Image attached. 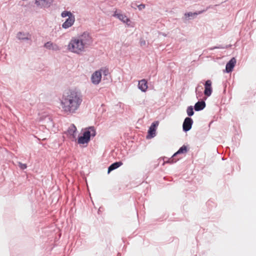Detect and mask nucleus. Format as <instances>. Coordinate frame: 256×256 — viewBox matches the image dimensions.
<instances>
[{
	"label": "nucleus",
	"instance_id": "473e14b6",
	"mask_svg": "<svg viewBox=\"0 0 256 256\" xmlns=\"http://www.w3.org/2000/svg\"><path fill=\"white\" fill-rule=\"evenodd\" d=\"M136 4H132V7L134 8H135L136 9V8H137L136 6Z\"/></svg>",
	"mask_w": 256,
	"mask_h": 256
},
{
	"label": "nucleus",
	"instance_id": "cd10ccee",
	"mask_svg": "<svg viewBox=\"0 0 256 256\" xmlns=\"http://www.w3.org/2000/svg\"><path fill=\"white\" fill-rule=\"evenodd\" d=\"M18 166L22 170H24L27 168V165L26 164H22V162H18Z\"/></svg>",
	"mask_w": 256,
	"mask_h": 256
},
{
	"label": "nucleus",
	"instance_id": "0eeeda50",
	"mask_svg": "<svg viewBox=\"0 0 256 256\" xmlns=\"http://www.w3.org/2000/svg\"><path fill=\"white\" fill-rule=\"evenodd\" d=\"M236 60L234 57L231 58V59L226 62V68L224 70V72L226 73H230L232 72L236 64Z\"/></svg>",
	"mask_w": 256,
	"mask_h": 256
},
{
	"label": "nucleus",
	"instance_id": "72a5a7b5",
	"mask_svg": "<svg viewBox=\"0 0 256 256\" xmlns=\"http://www.w3.org/2000/svg\"><path fill=\"white\" fill-rule=\"evenodd\" d=\"M145 44V41H144V42H141V44Z\"/></svg>",
	"mask_w": 256,
	"mask_h": 256
},
{
	"label": "nucleus",
	"instance_id": "7c9ffc66",
	"mask_svg": "<svg viewBox=\"0 0 256 256\" xmlns=\"http://www.w3.org/2000/svg\"><path fill=\"white\" fill-rule=\"evenodd\" d=\"M203 90V87L202 86H200V84H198L196 88V90L195 91H202V90Z\"/></svg>",
	"mask_w": 256,
	"mask_h": 256
},
{
	"label": "nucleus",
	"instance_id": "9d476101",
	"mask_svg": "<svg viewBox=\"0 0 256 256\" xmlns=\"http://www.w3.org/2000/svg\"><path fill=\"white\" fill-rule=\"evenodd\" d=\"M35 4L41 8H48L52 4L54 0H34Z\"/></svg>",
	"mask_w": 256,
	"mask_h": 256
},
{
	"label": "nucleus",
	"instance_id": "dca6fc26",
	"mask_svg": "<svg viewBox=\"0 0 256 256\" xmlns=\"http://www.w3.org/2000/svg\"><path fill=\"white\" fill-rule=\"evenodd\" d=\"M178 154H180V153L178 152V151L176 152L170 158H168L166 157H164V163H168L170 164H173L175 162H176L178 159H176L175 157L178 156Z\"/></svg>",
	"mask_w": 256,
	"mask_h": 256
},
{
	"label": "nucleus",
	"instance_id": "4468645a",
	"mask_svg": "<svg viewBox=\"0 0 256 256\" xmlns=\"http://www.w3.org/2000/svg\"><path fill=\"white\" fill-rule=\"evenodd\" d=\"M90 140L87 138L84 134H79L77 138V142L79 144H86V146Z\"/></svg>",
	"mask_w": 256,
	"mask_h": 256
},
{
	"label": "nucleus",
	"instance_id": "9b49d317",
	"mask_svg": "<svg viewBox=\"0 0 256 256\" xmlns=\"http://www.w3.org/2000/svg\"><path fill=\"white\" fill-rule=\"evenodd\" d=\"M75 22L74 16H69L68 18L65 22L62 24V26L64 29H67L71 27Z\"/></svg>",
	"mask_w": 256,
	"mask_h": 256
},
{
	"label": "nucleus",
	"instance_id": "412c9836",
	"mask_svg": "<svg viewBox=\"0 0 256 256\" xmlns=\"http://www.w3.org/2000/svg\"><path fill=\"white\" fill-rule=\"evenodd\" d=\"M188 150L189 148L188 147V146L184 144L179 148L178 151V152L180 153V154H185L188 151Z\"/></svg>",
	"mask_w": 256,
	"mask_h": 256
},
{
	"label": "nucleus",
	"instance_id": "bb28decb",
	"mask_svg": "<svg viewBox=\"0 0 256 256\" xmlns=\"http://www.w3.org/2000/svg\"><path fill=\"white\" fill-rule=\"evenodd\" d=\"M214 49H224V45L219 44L209 48V50H212Z\"/></svg>",
	"mask_w": 256,
	"mask_h": 256
},
{
	"label": "nucleus",
	"instance_id": "f03ea898",
	"mask_svg": "<svg viewBox=\"0 0 256 256\" xmlns=\"http://www.w3.org/2000/svg\"><path fill=\"white\" fill-rule=\"evenodd\" d=\"M84 44L78 38H72L68 46V49L69 51L80 54V52L84 51Z\"/></svg>",
	"mask_w": 256,
	"mask_h": 256
},
{
	"label": "nucleus",
	"instance_id": "6ab92c4d",
	"mask_svg": "<svg viewBox=\"0 0 256 256\" xmlns=\"http://www.w3.org/2000/svg\"><path fill=\"white\" fill-rule=\"evenodd\" d=\"M203 12L202 10L195 12H187L184 14V16L186 18H194L198 14H202Z\"/></svg>",
	"mask_w": 256,
	"mask_h": 256
},
{
	"label": "nucleus",
	"instance_id": "7ed1b4c3",
	"mask_svg": "<svg viewBox=\"0 0 256 256\" xmlns=\"http://www.w3.org/2000/svg\"><path fill=\"white\" fill-rule=\"evenodd\" d=\"M78 38L82 42L84 46L86 47L90 46L92 42V38L89 32L86 31L80 34Z\"/></svg>",
	"mask_w": 256,
	"mask_h": 256
},
{
	"label": "nucleus",
	"instance_id": "423d86ee",
	"mask_svg": "<svg viewBox=\"0 0 256 256\" xmlns=\"http://www.w3.org/2000/svg\"><path fill=\"white\" fill-rule=\"evenodd\" d=\"M193 123V120L191 118L186 117L182 124V130L185 132L190 130L192 128Z\"/></svg>",
	"mask_w": 256,
	"mask_h": 256
},
{
	"label": "nucleus",
	"instance_id": "39448f33",
	"mask_svg": "<svg viewBox=\"0 0 256 256\" xmlns=\"http://www.w3.org/2000/svg\"><path fill=\"white\" fill-rule=\"evenodd\" d=\"M204 85V94L207 98L210 96L212 92V82L210 80H208L205 81Z\"/></svg>",
	"mask_w": 256,
	"mask_h": 256
},
{
	"label": "nucleus",
	"instance_id": "2eb2a0df",
	"mask_svg": "<svg viewBox=\"0 0 256 256\" xmlns=\"http://www.w3.org/2000/svg\"><path fill=\"white\" fill-rule=\"evenodd\" d=\"M123 164L122 161L119 160L112 163L108 168V174H109L111 172L118 168Z\"/></svg>",
	"mask_w": 256,
	"mask_h": 256
},
{
	"label": "nucleus",
	"instance_id": "393cba45",
	"mask_svg": "<svg viewBox=\"0 0 256 256\" xmlns=\"http://www.w3.org/2000/svg\"><path fill=\"white\" fill-rule=\"evenodd\" d=\"M98 70H100L102 72V75L103 74L104 76H107L109 74V70L106 68H102Z\"/></svg>",
	"mask_w": 256,
	"mask_h": 256
},
{
	"label": "nucleus",
	"instance_id": "f8f14e48",
	"mask_svg": "<svg viewBox=\"0 0 256 256\" xmlns=\"http://www.w3.org/2000/svg\"><path fill=\"white\" fill-rule=\"evenodd\" d=\"M206 98H204V100H198L197 102L194 106V110L196 112H199L203 110L206 106V104L205 102Z\"/></svg>",
	"mask_w": 256,
	"mask_h": 256
},
{
	"label": "nucleus",
	"instance_id": "1a4fd4ad",
	"mask_svg": "<svg viewBox=\"0 0 256 256\" xmlns=\"http://www.w3.org/2000/svg\"><path fill=\"white\" fill-rule=\"evenodd\" d=\"M113 16L119 20L122 21V22L126 24L128 26H130V20L129 18H128L125 14L119 13L116 10Z\"/></svg>",
	"mask_w": 256,
	"mask_h": 256
},
{
	"label": "nucleus",
	"instance_id": "a878e982",
	"mask_svg": "<svg viewBox=\"0 0 256 256\" xmlns=\"http://www.w3.org/2000/svg\"><path fill=\"white\" fill-rule=\"evenodd\" d=\"M158 124H159L158 121V120L154 121V122H152V124H151V125L149 128L156 130V128L158 126Z\"/></svg>",
	"mask_w": 256,
	"mask_h": 256
},
{
	"label": "nucleus",
	"instance_id": "c85d7f7f",
	"mask_svg": "<svg viewBox=\"0 0 256 256\" xmlns=\"http://www.w3.org/2000/svg\"><path fill=\"white\" fill-rule=\"evenodd\" d=\"M197 98H201L203 96L204 92L202 91H195Z\"/></svg>",
	"mask_w": 256,
	"mask_h": 256
},
{
	"label": "nucleus",
	"instance_id": "5701e85b",
	"mask_svg": "<svg viewBox=\"0 0 256 256\" xmlns=\"http://www.w3.org/2000/svg\"><path fill=\"white\" fill-rule=\"evenodd\" d=\"M74 16L72 12L68 10H64L61 13V16L62 18H66L69 16Z\"/></svg>",
	"mask_w": 256,
	"mask_h": 256
},
{
	"label": "nucleus",
	"instance_id": "6e6552de",
	"mask_svg": "<svg viewBox=\"0 0 256 256\" xmlns=\"http://www.w3.org/2000/svg\"><path fill=\"white\" fill-rule=\"evenodd\" d=\"M91 82L94 85L98 84L102 80V72L100 70L95 71L91 76Z\"/></svg>",
	"mask_w": 256,
	"mask_h": 256
},
{
	"label": "nucleus",
	"instance_id": "f3484780",
	"mask_svg": "<svg viewBox=\"0 0 256 256\" xmlns=\"http://www.w3.org/2000/svg\"><path fill=\"white\" fill-rule=\"evenodd\" d=\"M77 129L74 124H72L66 130V134L72 136L73 138H76V132Z\"/></svg>",
	"mask_w": 256,
	"mask_h": 256
},
{
	"label": "nucleus",
	"instance_id": "c756f323",
	"mask_svg": "<svg viewBox=\"0 0 256 256\" xmlns=\"http://www.w3.org/2000/svg\"><path fill=\"white\" fill-rule=\"evenodd\" d=\"M136 6L140 10H142L146 8V4H140L137 5L136 4Z\"/></svg>",
	"mask_w": 256,
	"mask_h": 256
},
{
	"label": "nucleus",
	"instance_id": "aec40b11",
	"mask_svg": "<svg viewBox=\"0 0 256 256\" xmlns=\"http://www.w3.org/2000/svg\"><path fill=\"white\" fill-rule=\"evenodd\" d=\"M156 136V130L149 128L148 130V134L146 136V139H151Z\"/></svg>",
	"mask_w": 256,
	"mask_h": 256
},
{
	"label": "nucleus",
	"instance_id": "b1692460",
	"mask_svg": "<svg viewBox=\"0 0 256 256\" xmlns=\"http://www.w3.org/2000/svg\"><path fill=\"white\" fill-rule=\"evenodd\" d=\"M44 48H46L48 49V50H54V46H53V43L50 41L46 42L44 44Z\"/></svg>",
	"mask_w": 256,
	"mask_h": 256
},
{
	"label": "nucleus",
	"instance_id": "f257e3e1",
	"mask_svg": "<svg viewBox=\"0 0 256 256\" xmlns=\"http://www.w3.org/2000/svg\"><path fill=\"white\" fill-rule=\"evenodd\" d=\"M82 101L80 93L75 90H70L63 93L60 104L64 112L72 114L79 108Z\"/></svg>",
	"mask_w": 256,
	"mask_h": 256
},
{
	"label": "nucleus",
	"instance_id": "20e7f679",
	"mask_svg": "<svg viewBox=\"0 0 256 256\" xmlns=\"http://www.w3.org/2000/svg\"><path fill=\"white\" fill-rule=\"evenodd\" d=\"M82 130L83 131L82 134H84V135L90 140H91V138H94L96 134V130L94 126H88L82 129Z\"/></svg>",
	"mask_w": 256,
	"mask_h": 256
},
{
	"label": "nucleus",
	"instance_id": "ddd939ff",
	"mask_svg": "<svg viewBox=\"0 0 256 256\" xmlns=\"http://www.w3.org/2000/svg\"><path fill=\"white\" fill-rule=\"evenodd\" d=\"M138 87L142 92H146L148 88V81L146 79H142L138 82Z\"/></svg>",
	"mask_w": 256,
	"mask_h": 256
},
{
	"label": "nucleus",
	"instance_id": "f704fd0d",
	"mask_svg": "<svg viewBox=\"0 0 256 256\" xmlns=\"http://www.w3.org/2000/svg\"><path fill=\"white\" fill-rule=\"evenodd\" d=\"M118 254L119 256H120V253H119V252H118Z\"/></svg>",
	"mask_w": 256,
	"mask_h": 256
},
{
	"label": "nucleus",
	"instance_id": "2f4dec72",
	"mask_svg": "<svg viewBox=\"0 0 256 256\" xmlns=\"http://www.w3.org/2000/svg\"><path fill=\"white\" fill-rule=\"evenodd\" d=\"M232 46V44H228V45H224V49H228V48H231Z\"/></svg>",
	"mask_w": 256,
	"mask_h": 256
},
{
	"label": "nucleus",
	"instance_id": "4be33fe9",
	"mask_svg": "<svg viewBox=\"0 0 256 256\" xmlns=\"http://www.w3.org/2000/svg\"><path fill=\"white\" fill-rule=\"evenodd\" d=\"M194 106H188L186 109V113L188 116V117L191 118L194 114Z\"/></svg>",
	"mask_w": 256,
	"mask_h": 256
},
{
	"label": "nucleus",
	"instance_id": "a211bd4d",
	"mask_svg": "<svg viewBox=\"0 0 256 256\" xmlns=\"http://www.w3.org/2000/svg\"><path fill=\"white\" fill-rule=\"evenodd\" d=\"M17 38L20 40H30V35L28 32H19L17 34Z\"/></svg>",
	"mask_w": 256,
	"mask_h": 256
}]
</instances>
